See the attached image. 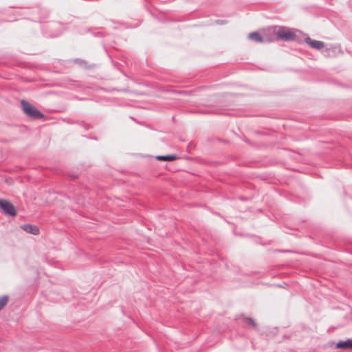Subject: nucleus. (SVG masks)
Masks as SVG:
<instances>
[{"instance_id": "obj_1", "label": "nucleus", "mask_w": 352, "mask_h": 352, "mask_svg": "<svg viewBox=\"0 0 352 352\" xmlns=\"http://www.w3.org/2000/svg\"><path fill=\"white\" fill-rule=\"evenodd\" d=\"M274 33L278 39L288 42V41H297L300 42L299 36H302L303 32L298 30L291 31L289 28L285 27L279 26L274 29Z\"/></svg>"}, {"instance_id": "obj_2", "label": "nucleus", "mask_w": 352, "mask_h": 352, "mask_svg": "<svg viewBox=\"0 0 352 352\" xmlns=\"http://www.w3.org/2000/svg\"><path fill=\"white\" fill-rule=\"evenodd\" d=\"M21 106L23 113L28 117L34 119L39 120L44 118L43 113H42L38 109H37L33 104H30L25 100H21Z\"/></svg>"}, {"instance_id": "obj_3", "label": "nucleus", "mask_w": 352, "mask_h": 352, "mask_svg": "<svg viewBox=\"0 0 352 352\" xmlns=\"http://www.w3.org/2000/svg\"><path fill=\"white\" fill-rule=\"evenodd\" d=\"M45 28L49 29L50 32H45V36L54 38L60 35L65 30V26L60 22H51L46 25Z\"/></svg>"}, {"instance_id": "obj_4", "label": "nucleus", "mask_w": 352, "mask_h": 352, "mask_svg": "<svg viewBox=\"0 0 352 352\" xmlns=\"http://www.w3.org/2000/svg\"><path fill=\"white\" fill-rule=\"evenodd\" d=\"M0 209L4 214L14 217L16 215V210L15 206L9 201L1 199H0Z\"/></svg>"}, {"instance_id": "obj_5", "label": "nucleus", "mask_w": 352, "mask_h": 352, "mask_svg": "<svg viewBox=\"0 0 352 352\" xmlns=\"http://www.w3.org/2000/svg\"><path fill=\"white\" fill-rule=\"evenodd\" d=\"M305 42L308 44L311 47L316 50H322L324 47V43L320 41L312 40L307 34H304L302 36Z\"/></svg>"}, {"instance_id": "obj_6", "label": "nucleus", "mask_w": 352, "mask_h": 352, "mask_svg": "<svg viewBox=\"0 0 352 352\" xmlns=\"http://www.w3.org/2000/svg\"><path fill=\"white\" fill-rule=\"evenodd\" d=\"M248 38L258 43H269L270 39L263 37L258 32H253L248 34Z\"/></svg>"}, {"instance_id": "obj_7", "label": "nucleus", "mask_w": 352, "mask_h": 352, "mask_svg": "<svg viewBox=\"0 0 352 352\" xmlns=\"http://www.w3.org/2000/svg\"><path fill=\"white\" fill-rule=\"evenodd\" d=\"M21 228L28 233L38 235L39 234V229L37 226L31 224H23Z\"/></svg>"}, {"instance_id": "obj_8", "label": "nucleus", "mask_w": 352, "mask_h": 352, "mask_svg": "<svg viewBox=\"0 0 352 352\" xmlns=\"http://www.w3.org/2000/svg\"><path fill=\"white\" fill-rule=\"evenodd\" d=\"M336 348L341 349H352V339L340 340L336 343Z\"/></svg>"}, {"instance_id": "obj_9", "label": "nucleus", "mask_w": 352, "mask_h": 352, "mask_svg": "<svg viewBox=\"0 0 352 352\" xmlns=\"http://www.w3.org/2000/svg\"><path fill=\"white\" fill-rule=\"evenodd\" d=\"M155 159L158 161L172 162L178 159V157L175 154H171L165 155H157L155 157Z\"/></svg>"}, {"instance_id": "obj_10", "label": "nucleus", "mask_w": 352, "mask_h": 352, "mask_svg": "<svg viewBox=\"0 0 352 352\" xmlns=\"http://www.w3.org/2000/svg\"><path fill=\"white\" fill-rule=\"evenodd\" d=\"M8 300V296L6 295L0 297V311L6 305Z\"/></svg>"}, {"instance_id": "obj_11", "label": "nucleus", "mask_w": 352, "mask_h": 352, "mask_svg": "<svg viewBox=\"0 0 352 352\" xmlns=\"http://www.w3.org/2000/svg\"><path fill=\"white\" fill-rule=\"evenodd\" d=\"M73 62L80 65V66H84V65L86 63L84 60L80 58H75L73 60Z\"/></svg>"}, {"instance_id": "obj_12", "label": "nucleus", "mask_w": 352, "mask_h": 352, "mask_svg": "<svg viewBox=\"0 0 352 352\" xmlns=\"http://www.w3.org/2000/svg\"><path fill=\"white\" fill-rule=\"evenodd\" d=\"M245 320L249 324H251L252 327H255L256 326V323L252 318H246Z\"/></svg>"}, {"instance_id": "obj_13", "label": "nucleus", "mask_w": 352, "mask_h": 352, "mask_svg": "<svg viewBox=\"0 0 352 352\" xmlns=\"http://www.w3.org/2000/svg\"><path fill=\"white\" fill-rule=\"evenodd\" d=\"M79 124H80L82 127H83L85 129H86V130H88V129H89V128H90V126H89V124H87V123H85V122H82V121L80 122H79Z\"/></svg>"}, {"instance_id": "obj_14", "label": "nucleus", "mask_w": 352, "mask_h": 352, "mask_svg": "<svg viewBox=\"0 0 352 352\" xmlns=\"http://www.w3.org/2000/svg\"><path fill=\"white\" fill-rule=\"evenodd\" d=\"M216 23L218 25H223L226 23V21L224 20L219 19L216 21Z\"/></svg>"}, {"instance_id": "obj_15", "label": "nucleus", "mask_w": 352, "mask_h": 352, "mask_svg": "<svg viewBox=\"0 0 352 352\" xmlns=\"http://www.w3.org/2000/svg\"><path fill=\"white\" fill-rule=\"evenodd\" d=\"M93 34L95 36H102V33L101 32H98L97 33H93Z\"/></svg>"}, {"instance_id": "obj_16", "label": "nucleus", "mask_w": 352, "mask_h": 352, "mask_svg": "<svg viewBox=\"0 0 352 352\" xmlns=\"http://www.w3.org/2000/svg\"><path fill=\"white\" fill-rule=\"evenodd\" d=\"M70 177L72 178V179H76L78 177V175H76V174H72V175H70Z\"/></svg>"}, {"instance_id": "obj_17", "label": "nucleus", "mask_w": 352, "mask_h": 352, "mask_svg": "<svg viewBox=\"0 0 352 352\" xmlns=\"http://www.w3.org/2000/svg\"><path fill=\"white\" fill-rule=\"evenodd\" d=\"M240 199H241V200H243V201L245 200V198H243V197H241V198H240Z\"/></svg>"}]
</instances>
